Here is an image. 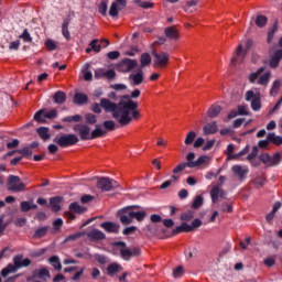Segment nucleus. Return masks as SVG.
Returning <instances> with one entry per match:
<instances>
[{"mask_svg":"<svg viewBox=\"0 0 282 282\" xmlns=\"http://www.w3.org/2000/svg\"><path fill=\"white\" fill-rule=\"evenodd\" d=\"M149 65H151V55L149 53L141 54L140 67H149Z\"/></svg>","mask_w":282,"mask_h":282,"instance_id":"obj_36","label":"nucleus"},{"mask_svg":"<svg viewBox=\"0 0 282 282\" xmlns=\"http://www.w3.org/2000/svg\"><path fill=\"white\" fill-rule=\"evenodd\" d=\"M18 153H20L21 155H24L25 158H30L32 155V149L29 147H25L22 150H19Z\"/></svg>","mask_w":282,"mask_h":282,"instance_id":"obj_63","label":"nucleus"},{"mask_svg":"<svg viewBox=\"0 0 282 282\" xmlns=\"http://www.w3.org/2000/svg\"><path fill=\"white\" fill-rule=\"evenodd\" d=\"M127 8V0H116L111 3L109 14L110 17H118V12L120 10H124Z\"/></svg>","mask_w":282,"mask_h":282,"instance_id":"obj_14","label":"nucleus"},{"mask_svg":"<svg viewBox=\"0 0 282 282\" xmlns=\"http://www.w3.org/2000/svg\"><path fill=\"white\" fill-rule=\"evenodd\" d=\"M199 3V0H188L185 6V12H193L195 10V7ZM193 8V10H192Z\"/></svg>","mask_w":282,"mask_h":282,"instance_id":"obj_51","label":"nucleus"},{"mask_svg":"<svg viewBox=\"0 0 282 282\" xmlns=\"http://www.w3.org/2000/svg\"><path fill=\"white\" fill-rule=\"evenodd\" d=\"M83 117L80 115L69 116L62 119V122H80Z\"/></svg>","mask_w":282,"mask_h":282,"instance_id":"obj_49","label":"nucleus"},{"mask_svg":"<svg viewBox=\"0 0 282 282\" xmlns=\"http://www.w3.org/2000/svg\"><path fill=\"white\" fill-rule=\"evenodd\" d=\"M279 89H281V79H275L270 89V96H276L279 94Z\"/></svg>","mask_w":282,"mask_h":282,"instance_id":"obj_41","label":"nucleus"},{"mask_svg":"<svg viewBox=\"0 0 282 282\" xmlns=\"http://www.w3.org/2000/svg\"><path fill=\"white\" fill-rule=\"evenodd\" d=\"M263 72H265V67H260L257 69V72L251 73L248 76L249 83L254 84L258 80V85L268 87V84L270 83V76H272V74L270 72L263 74Z\"/></svg>","mask_w":282,"mask_h":282,"instance_id":"obj_3","label":"nucleus"},{"mask_svg":"<svg viewBox=\"0 0 282 282\" xmlns=\"http://www.w3.org/2000/svg\"><path fill=\"white\" fill-rule=\"evenodd\" d=\"M63 203L62 196H55L50 198V205L53 210V213H58L61 210V204Z\"/></svg>","mask_w":282,"mask_h":282,"instance_id":"obj_27","label":"nucleus"},{"mask_svg":"<svg viewBox=\"0 0 282 282\" xmlns=\"http://www.w3.org/2000/svg\"><path fill=\"white\" fill-rule=\"evenodd\" d=\"M267 140H269V142H271L275 147H281V144H282V137L276 135L274 132L269 133L267 135Z\"/></svg>","mask_w":282,"mask_h":282,"instance_id":"obj_30","label":"nucleus"},{"mask_svg":"<svg viewBox=\"0 0 282 282\" xmlns=\"http://www.w3.org/2000/svg\"><path fill=\"white\" fill-rule=\"evenodd\" d=\"M274 263H276V256H271V257L264 259V265H267V268H272V265H274Z\"/></svg>","mask_w":282,"mask_h":282,"instance_id":"obj_59","label":"nucleus"},{"mask_svg":"<svg viewBox=\"0 0 282 282\" xmlns=\"http://www.w3.org/2000/svg\"><path fill=\"white\" fill-rule=\"evenodd\" d=\"M282 59V48H278L274 51V53L271 55L269 59V65L271 69H276L279 67V63H281Z\"/></svg>","mask_w":282,"mask_h":282,"instance_id":"obj_20","label":"nucleus"},{"mask_svg":"<svg viewBox=\"0 0 282 282\" xmlns=\"http://www.w3.org/2000/svg\"><path fill=\"white\" fill-rule=\"evenodd\" d=\"M225 195H226V192L219 188V186H214L210 191V197L214 204H217V202H219V197H225Z\"/></svg>","mask_w":282,"mask_h":282,"instance_id":"obj_23","label":"nucleus"},{"mask_svg":"<svg viewBox=\"0 0 282 282\" xmlns=\"http://www.w3.org/2000/svg\"><path fill=\"white\" fill-rule=\"evenodd\" d=\"M147 217V212H133L132 210V219H137V221H143V219Z\"/></svg>","mask_w":282,"mask_h":282,"instance_id":"obj_48","label":"nucleus"},{"mask_svg":"<svg viewBox=\"0 0 282 282\" xmlns=\"http://www.w3.org/2000/svg\"><path fill=\"white\" fill-rule=\"evenodd\" d=\"M164 34L169 41H180V29L177 25L167 26L164 29Z\"/></svg>","mask_w":282,"mask_h":282,"instance_id":"obj_16","label":"nucleus"},{"mask_svg":"<svg viewBox=\"0 0 282 282\" xmlns=\"http://www.w3.org/2000/svg\"><path fill=\"white\" fill-rule=\"evenodd\" d=\"M107 135V130L102 129L100 124L90 132V140H96V138H105Z\"/></svg>","mask_w":282,"mask_h":282,"instance_id":"obj_25","label":"nucleus"},{"mask_svg":"<svg viewBox=\"0 0 282 282\" xmlns=\"http://www.w3.org/2000/svg\"><path fill=\"white\" fill-rule=\"evenodd\" d=\"M75 131H78L80 140H91V128L87 124H79L77 128H74Z\"/></svg>","mask_w":282,"mask_h":282,"instance_id":"obj_17","label":"nucleus"},{"mask_svg":"<svg viewBox=\"0 0 282 282\" xmlns=\"http://www.w3.org/2000/svg\"><path fill=\"white\" fill-rule=\"evenodd\" d=\"M50 270L47 268L43 267L41 269H35L32 272L31 276L26 278L28 282H47L48 279H51Z\"/></svg>","mask_w":282,"mask_h":282,"instance_id":"obj_6","label":"nucleus"},{"mask_svg":"<svg viewBox=\"0 0 282 282\" xmlns=\"http://www.w3.org/2000/svg\"><path fill=\"white\" fill-rule=\"evenodd\" d=\"M57 116L58 111H56V109H42L34 115V120H36V122H45V119L54 120V118H57Z\"/></svg>","mask_w":282,"mask_h":282,"instance_id":"obj_11","label":"nucleus"},{"mask_svg":"<svg viewBox=\"0 0 282 282\" xmlns=\"http://www.w3.org/2000/svg\"><path fill=\"white\" fill-rule=\"evenodd\" d=\"M180 232H193L192 225H188V223H182L181 226L174 229V235H180Z\"/></svg>","mask_w":282,"mask_h":282,"instance_id":"obj_29","label":"nucleus"},{"mask_svg":"<svg viewBox=\"0 0 282 282\" xmlns=\"http://www.w3.org/2000/svg\"><path fill=\"white\" fill-rule=\"evenodd\" d=\"M89 47L93 50V52H96L98 54V52H100V44H98V39L93 40L89 43Z\"/></svg>","mask_w":282,"mask_h":282,"instance_id":"obj_58","label":"nucleus"},{"mask_svg":"<svg viewBox=\"0 0 282 282\" xmlns=\"http://www.w3.org/2000/svg\"><path fill=\"white\" fill-rule=\"evenodd\" d=\"M133 208H138V206H128L118 212V217L123 226L133 224Z\"/></svg>","mask_w":282,"mask_h":282,"instance_id":"obj_9","label":"nucleus"},{"mask_svg":"<svg viewBox=\"0 0 282 282\" xmlns=\"http://www.w3.org/2000/svg\"><path fill=\"white\" fill-rule=\"evenodd\" d=\"M13 263L18 269L30 268V265H32V260H30V258L23 259L22 254H18L13 258Z\"/></svg>","mask_w":282,"mask_h":282,"instance_id":"obj_21","label":"nucleus"},{"mask_svg":"<svg viewBox=\"0 0 282 282\" xmlns=\"http://www.w3.org/2000/svg\"><path fill=\"white\" fill-rule=\"evenodd\" d=\"M102 127L105 131H116V121L106 120L102 122Z\"/></svg>","mask_w":282,"mask_h":282,"instance_id":"obj_42","label":"nucleus"},{"mask_svg":"<svg viewBox=\"0 0 282 282\" xmlns=\"http://www.w3.org/2000/svg\"><path fill=\"white\" fill-rule=\"evenodd\" d=\"M186 167H188V163H180L176 167H174L173 173L177 175V173H182Z\"/></svg>","mask_w":282,"mask_h":282,"instance_id":"obj_60","label":"nucleus"},{"mask_svg":"<svg viewBox=\"0 0 282 282\" xmlns=\"http://www.w3.org/2000/svg\"><path fill=\"white\" fill-rule=\"evenodd\" d=\"M45 47L48 52H54V50H57L58 43H56V41L54 40L48 39L45 41Z\"/></svg>","mask_w":282,"mask_h":282,"instance_id":"obj_45","label":"nucleus"},{"mask_svg":"<svg viewBox=\"0 0 282 282\" xmlns=\"http://www.w3.org/2000/svg\"><path fill=\"white\" fill-rule=\"evenodd\" d=\"M256 25L258 28H265V25H268V18H265V15H258L256 19Z\"/></svg>","mask_w":282,"mask_h":282,"instance_id":"obj_47","label":"nucleus"},{"mask_svg":"<svg viewBox=\"0 0 282 282\" xmlns=\"http://www.w3.org/2000/svg\"><path fill=\"white\" fill-rule=\"evenodd\" d=\"M258 153H259V148L253 147L251 153L248 154L247 160L249 162H252L254 158H257Z\"/></svg>","mask_w":282,"mask_h":282,"instance_id":"obj_61","label":"nucleus"},{"mask_svg":"<svg viewBox=\"0 0 282 282\" xmlns=\"http://www.w3.org/2000/svg\"><path fill=\"white\" fill-rule=\"evenodd\" d=\"M231 171L234 175H236V177L240 180V182H243L246 180V175H248L250 170H248V166L246 165H234L231 167Z\"/></svg>","mask_w":282,"mask_h":282,"instance_id":"obj_15","label":"nucleus"},{"mask_svg":"<svg viewBox=\"0 0 282 282\" xmlns=\"http://www.w3.org/2000/svg\"><path fill=\"white\" fill-rule=\"evenodd\" d=\"M100 228H104L106 232L118 235L120 232V225L111 221L100 224Z\"/></svg>","mask_w":282,"mask_h":282,"instance_id":"obj_22","label":"nucleus"},{"mask_svg":"<svg viewBox=\"0 0 282 282\" xmlns=\"http://www.w3.org/2000/svg\"><path fill=\"white\" fill-rule=\"evenodd\" d=\"M97 188L104 193H107L109 191L120 188V184L109 177H101L97 181Z\"/></svg>","mask_w":282,"mask_h":282,"instance_id":"obj_8","label":"nucleus"},{"mask_svg":"<svg viewBox=\"0 0 282 282\" xmlns=\"http://www.w3.org/2000/svg\"><path fill=\"white\" fill-rule=\"evenodd\" d=\"M134 3L138 4L139 8H143V10H149L155 6L153 2L142 0H134Z\"/></svg>","mask_w":282,"mask_h":282,"instance_id":"obj_43","label":"nucleus"},{"mask_svg":"<svg viewBox=\"0 0 282 282\" xmlns=\"http://www.w3.org/2000/svg\"><path fill=\"white\" fill-rule=\"evenodd\" d=\"M95 78H107L108 80H113V78H116V70H106L105 68H98L97 70H95Z\"/></svg>","mask_w":282,"mask_h":282,"instance_id":"obj_19","label":"nucleus"},{"mask_svg":"<svg viewBox=\"0 0 282 282\" xmlns=\"http://www.w3.org/2000/svg\"><path fill=\"white\" fill-rule=\"evenodd\" d=\"M19 270V267L17 264H8L4 269L1 271V276H8V274H12Z\"/></svg>","mask_w":282,"mask_h":282,"instance_id":"obj_34","label":"nucleus"},{"mask_svg":"<svg viewBox=\"0 0 282 282\" xmlns=\"http://www.w3.org/2000/svg\"><path fill=\"white\" fill-rule=\"evenodd\" d=\"M135 67H138V61L129 58H124L117 65L118 72H122L123 74H127L132 69H135Z\"/></svg>","mask_w":282,"mask_h":282,"instance_id":"obj_12","label":"nucleus"},{"mask_svg":"<svg viewBox=\"0 0 282 282\" xmlns=\"http://www.w3.org/2000/svg\"><path fill=\"white\" fill-rule=\"evenodd\" d=\"M25 183L21 182V177L17 175H9L7 180V191L11 193H23L25 191Z\"/></svg>","mask_w":282,"mask_h":282,"instance_id":"obj_4","label":"nucleus"},{"mask_svg":"<svg viewBox=\"0 0 282 282\" xmlns=\"http://www.w3.org/2000/svg\"><path fill=\"white\" fill-rule=\"evenodd\" d=\"M85 120H86L87 124H96V122H98V120L96 119V115H94V113H87L85 116Z\"/></svg>","mask_w":282,"mask_h":282,"instance_id":"obj_57","label":"nucleus"},{"mask_svg":"<svg viewBox=\"0 0 282 282\" xmlns=\"http://www.w3.org/2000/svg\"><path fill=\"white\" fill-rule=\"evenodd\" d=\"M282 160V153L278 152L273 156H271V166H278V164H281Z\"/></svg>","mask_w":282,"mask_h":282,"instance_id":"obj_50","label":"nucleus"},{"mask_svg":"<svg viewBox=\"0 0 282 282\" xmlns=\"http://www.w3.org/2000/svg\"><path fill=\"white\" fill-rule=\"evenodd\" d=\"M62 34L69 41V21H65L62 25Z\"/></svg>","mask_w":282,"mask_h":282,"instance_id":"obj_53","label":"nucleus"},{"mask_svg":"<svg viewBox=\"0 0 282 282\" xmlns=\"http://www.w3.org/2000/svg\"><path fill=\"white\" fill-rule=\"evenodd\" d=\"M37 134L40 135V138L42 139V140H50V129L48 128H46V127H41V128H39L37 130Z\"/></svg>","mask_w":282,"mask_h":282,"instance_id":"obj_38","label":"nucleus"},{"mask_svg":"<svg viewBox=\"0 0 282 282\" xmlns=\"http://www.w3.org/2000/svg\"><path fill=\"white\" fill-rule=\"evenodd\" d=\"M70 213H77L78 215H83L85 213V207L80 206L78 203H72L69 205Z\"/></svg>","mask_w":282,"mask_h":282,"instance_id":"obj_40","label":"nucleus"},{"mask_svg":"<svg viewBox=\"0 0 282 282\" xmlns=\"http://www.w3.org/2000/svg\"><path fill=\"white\" fill-rule=\"evenodd\" d=\"M50 231V227H41L35 230L33 234V239H43L45 235Z\"/></svg>","mask_w":282,"mask_h":282,"instance_id":"obj_33","label":"nucleus"},{"mask_svg":"<svg viewBox=\"0 0 282 282\" xmlns=\"http://www.w3.org/2000/svg\"><path fill=\"white\" fill-rule=\"evenodd\" d=\"M152 56H154V65L155 67H166L169 65V61L171 56L166 52L156 53L152 52Z\"/></svg>","mask_w":282,"mask_h":282,"instance_id":"obj_13","label":"nucleus"},{"mask_svg":"<svg viewBox=\"0 0 282 282\" xmlns=\"http://www.w3.org/2000/svg\"><path fill=\"white\" fill-rule=\"evenodd\" d=\"M65 100H67V95H65L63 91H57L54 95V102H56L57 105H63V102H65Z\"/></svg>","mask_w":282,"mask_h":282,"instance_id":"obj_39","label":"nucleus"},{"mask_svg":"<svg viewBox=\"0 0 282 282\" xmlns=\"http://www.w3.org/2000/svg\"><path fill=\"white\" fill-rule=\"evenodd\" d=\"M203 131H204L205 135H210L213 133H217V122L207 123L203 128Z\"/></svg>","mask_w":282,"mask_h":282,"instance_id":"obj_31","label":"nucleus"},{"mask_svg":"<svg viewBox=\"0 0 282 282\" xmlns=\"http://www.w3.org/2000/svg\"><path fill=\"white\" fill-rule=\"evenodd\" d=\"M85 235L89 241H102L107 237L105 232L99 229H91L90 231L85 232Z\"/></svg>","mask_w":282,"mask_h":282,"instance_id":"obj_18","label":"nucleus"},{"mask_svg":"<svg viewBox=\"0 0 282 282\" xmlns=\"http://www.w3.org/2000/svg\"><path fill=\"white\" fill-rule=\"evenodd\" d=\"M245 99L247 102H251V109L253 111H259V109H261V93L248 90L245 95Z\"/></svg>","mask_w":282,"mask_h":282,"instance_id":"obj_10","label":"nucleus"},{"mask_svg":"<svg viewBox=\"0 0 282 282\" xmlns=\"http://www.w3.org/2000/svg\"><path fill=\"white\" fill-rule=\"evenodd\" d=\"M88 100L87 95L82 94V93H77L74 96V102L75 105H85Z\"/></svg>","mask_w":282,"mask_h":282,"instance_id":"obj_37","label":"nucleus"},{"mask_svg":"<svg viewBox=\"0 0 282 282\" xmlns=\"http://www.w3.org/2000/svg\"><path fill=\"white\" fill-rule=\"evenodd\" d=\"M20 210H21L22 213H30V210H32L31 203L28 202V200L21 202V204H20Z\"/></svg>","mask_w":282,"mask_h":282,"instance_id":"obj_56","label":"nucleus"},{"mask_svg":"<svg viewBox=\"0 0 282 282\" xmlns=\"http://www.w3.org/2000/svg\"><path fill=\"white\" fill-rule=\"evenodd\" d=\"M130 80H131V85L133 87L138 86V85H142V83L144 82V75L142 74V70H140L139 73L135 74H131L129 76Z\"/></svg>","mask_w":282,"mask_h":282,"instance_id":"obj_26","label":"nucleus"},{"mask_svg":"<svg viewBox=\"0 0 282 282\" xmlns=\"http://www.w3.org/2000/svg\"><path fill=\"white\" fill-rule=\"evenodd\" d=\"M254 45V42L252 40H248L246 43V50H243V45H238L236 48V53L231 58V65H235L237 61L239 63H243V58H246V55L248 54V50H250Z\"/></svg>","mask_w":282,"mask_h":282,"instance_id":"obj_7","label":"nucleus"},{"mask_svg":"<svg viewBox=\"0 0 282 282\" xmlns=\"http://www.w3.org/2000/svg\"><path fill=\"white\" fill-rule=\"evenodd\" d=\"M113 247H115V252L116 253L119 252L123 261H130L132 257H140L141 254L140 248L130 249L129 247H127V242L124 241L115 242Z\"/></svg>","mask_w":282,"mask_h":282,"instance_id":"obj_2","label":"nucleus"},{"mask_svg":"<svg viewBox=\"0 0 282 282\" xmlns=\"http://www.w3.org/2000/svg\"><path fill=\"white\" fill-rule=\"evenodd\" d=\"M19 39L23 40L24 43H32L33 39L30 34V31L28 29H24L21 35H19Z\"/></svg>","mask_w":282,"mask_h":282,"instance_id":"obj_46","label":"nucleus"},{"mask_svg":"<svg viewBox=\"0 0 282 282\" xmlns=\"http://www.w3.org/2000/svg\"><path fill=\"white\" fill-rule=\"evenodd\" d=\"M85 231H78L75 234L69 235L65 241H76V239H80V237H84Z\"/></svg>","mask_w":282,"mask_h":282,"instance_id":"obj_54","label":"nucleus"},{"mask_svg":"<svg viewBox=\"0 0 282 282\" xmlns=\"http://www.w3.org/2000/svg\"><path fill=\"white\" fill-rule=\"evenodd\" d=\"M210 164V158L203 155L199 156L195 163H188V169H195L197 166H208Z\"/></svg>","mask_w":282,"mask_h":282,"instance_id":"obj_24","label":"nucleus"},{"mask_svg":"<svg viewBox=\"0 0 282 282\" xmlns=\"http://www.w3.org/2000/svg\"><path fill=\"white\" fill-rule=\"evenodd\" d=\"M53 142L62 149H65V147H74V144H78V137H76V134H61L56 135Z\"/></svg>","mask_w":282,"mask_h":282,"instance_id":"obj_5","label":"nucleus"},{"mask_svg":"<svg viewBox=\"0 0 282 282\" xmlns=\"http://www.w3.org/2000/svg\"><path fill=\"white\" fill-rule=\"evenodd\" d=\"M219 113H221V106L219 105H213L207 111V116H209V118H217Z\"/></svg>","mask_w":282,"mask_h":282,"instance_id":"obj_32","label":"nucleus"},{"mask_svg":"<svg viewBox=\"0 0 282 282\" xmlns=\"http://www.w3.org/2000/svg\"><path fill=\"white\" fill-rule=\"evenodd\" d=\"M100 107L106 113H111L120 127H127L133 120L142 118L140 110H138V101H133L129 95L122 96L118 104L107 98H101Z\"/></svg>","mask_w":282,"mask_h":282,"instance_id":"obj_1","label":"nucleus"},{"mask_svg":"<svg viewBox=\"0 0 282 282\" xmlns=\"http://www.w3.org/2000/svg\"><path fill=\"white\" fill-rule=\"evenodd\" d=\"M99 14H102L105 17L107 14V2L101 1L98 7Z\"/></svg>","mask_w":282,"mask_h":282,"instance_id":"obj_62","label":"nucleus"},{"mask_svg":"<svg viewBox=\"0 0 282 282\" xmlns=\"http://www.w3.org/2000/svg\"><path fill=\"white\" fill-rule=\"evenodd\" d=\"M195 217V212L193 210H187L181 215L182 221H191Z\"/></svg>","mask_w":282,"mask_h":282,"instance_id":"obj_52","label":"nucleus"},{"mask_svg":"<svg viewBox=\"0 0 282 282\" xmlns=\"http://www.w3.org/2000/svg\"><path fill=\"white\" fill-rule=\"evenodd\" d=\"M107 272H108L109 276H113V275L118 274V272H122V265H120L116 262L110 263L107 267Z\"/></svg>","mask_w":282,"mask_h":282,"instance_id":"obj_28","label":"nucleus"},{"mask_svg":"<svg viewBox=\"0 0 282 282\" xmlns=\"http://www.w3.org/2000/svg\"><path fill=\"white\" fill-rule=\"evenodd\" d=\"M51 265L54 268V270H63V264H61V259L58 256H53L48 259Z\"/></svg>","mask_w":282,"mask_h":282,"instance_id":"obj_35","label":"nucleus"},{"mask_svg":"<svg viewBox=\"0 0 282 282\" xmlns=\"http://www.w3.org/2000/svg\"><path fill=\"white\" fill-rule=\"evenodd\" d=\"M238 116H248V106L246 105L238 106Z\"/></svg>","mask_w":282,"mask_h":282,"instance_id":"obj_64","label":"nucleus"},{"mask_svg":"<svg viewBox=\"0 0 282 282\" xmlns=\"http://www.w3.org/2000/svg\"><path fill=\"white\" fill-rule=\"evenodd\" d=\"M203 205H204V197L202 195H198L195 197L192 204V208H199Z\"/></svg>","mask_w":282,"mask_h":282,"instance_id":"obj_55","label":"nucleus"},{"mask_svg":"<svg viewBox=\"0 0 282 282\" xmlns=\"http://www.w3.org/2000/svg\"><path fill=\"white\" fill-rule=\"evenodd\" d=\"M196 138H197V133H195V131H189L186 134L184 143L188 147V145L193 144V142H195Z\"/></svg>","mask_w":282,"mask_h":282,"instance_id":"obj_44","label":"nucleus"}]
</instances>
